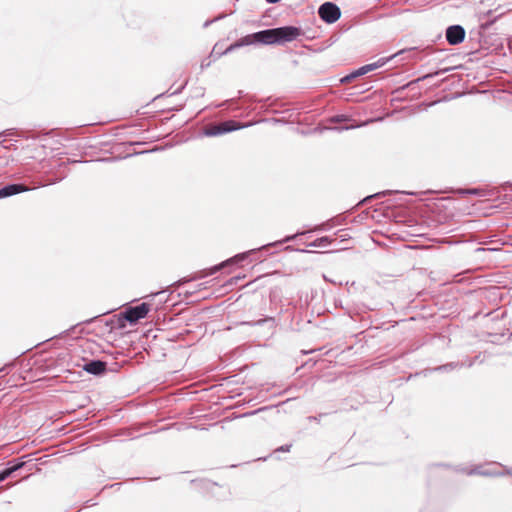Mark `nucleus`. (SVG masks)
I'll return each mask as SVG.
<instances>
[{"label": "nucleus", "instance_id": "f03ea898", "mask_svg": "<svg viewBox=\"0 0 512 512\" xmlns=\"http://www.w3.org/2000/svg\"><path fill=\"white\" fill-rule=\"evenodd\" d=\"M318 14L323 21L331 24L340 18L341 11L336 4L325 2L319 7Z\"/></svg>", "mask_w": 512, "mask_h": 512}, {"label": "nucleus", "instance_id": "39448f33", "mask_svg": "<svg viewBox=\"0 0 512 512\" xmlns=\"http://www.w3.org/2000/svg\"><path fill=\"white\" fill-rule=\"evenodd\" d=\"M29 188L23 184H11L0 189V198L9 197L21 192L28 191Z\"/></svg>", "mask_w": 512, "mask_h": 512}, {"label": "nucleus", "instance_id": "423d86ee", "mask_svg": "<svg viewBox=\"0 0 512 512\" xmlns=\"http://www.w3.org/2000/svg\"><path fill=\"white\" fill-rule=\"evenodd\" d=\"M83 369L90 374L100 375L106 370V362L100 360L90 361L84 365Z\"/></svg>", "mask_w": 512, "mask_h": 512}, {"label": "nucleus", "instance_id": "f257e3e1", "mask_svg": "<svg viewBox=\"0 0 512 512\" xmlns=\"http://www.w3.org/2000/svg\"><path fill=\"white\" fill-rule=\"evenodd\" d=\"M299 35L300 29L293 26H285L280 28L263 30L251 35H247L241 38L239 41L231 44L225 50V53H229L241 46L251 45L254 42H261L264 44L290 42L296 39Z\"/></svg>", "mask_w": 512, "mask_h": 512}, {"label": "nucleus", "instance_id": "9b49d317", "mask_svg": "<svg viewBox=\"0 0 512 512\" xmlns=\"http://www.w3.org/2000/svg\"><path fill=\"white\" fill-rule=\"evenodd\" d=\"M268 3L274 4L279 2L280 0H266Z\"/></svg>", "mask_w": 512, "mask_h": 512}, {"label": "nucleus", "instance_id": "20e7f679", "mask_svg": "<svg viewBox=\"0 0 512 512\" xmlns=\"http://www.w3.org/2000/svg\"><path fill=\"white\" fill-rule=\"evenodd\" d=\"M464 37L465 30L461 26H450L446 31V39L451 45L461 43L464 40Z\"/></svg>", "mask_w": 512, "mask_h": 512}, {"label": "nucleus", "instance_id": "6e6552de", "mask_svg": "<svg viewBox=\"0 0 512 512\" xmlns=\"http://www.w3.org/2000/svg\"><path fill=\"white\" fill-rule=\"evenodd\" d=\"M24 465V463H18L12 467H9L5 470H3L2 472H0V482L4 481L5 479H7L9 476L12 475V473H14L15 471L19 470L20 468H22Z\"/></svg>", "mask_w": 512, "mask_h": 512}, {"label": "nucleus", "instance_id": "1a4fd4ad", "mask_svg": "<svg viewBox=\"0 0 512 512\" xmlns=\"http://www.w3.org/2000/svg\"><path fill=\"white\" fill-rule=\"evenodd\" d=\"M238 128H239V126L234 121H226V122L221 123L222 134L226 133V132H230V131L236 130Z\"/></svg>", "mask_w": 512, "mask_h": 512}, {"label": "nucleus", "instance_id": "f8f14e48", "mask_svg": "<svg viewBox=\"0 0 512 512\" xmlns=\"http://www.w3.org/2000/svg\"><path fill=\"white\" fill-rule=\"evenodd\" d=\"M319 241H321V242L327 241V238H321Z\"/></svg>", "mask_w": 512, "mask_h": 512}, {"label": "nucleus", "instance_id": "7ed1b4c3", "mask_svg": "<svg viewBox=\"0 0 512 512\" xmlns=\"http://www.w3.org/2000/svg\"><path fill=\"white\" fill-rule=\"evenodd\" d=\"M150 311V305L141 303L138 306L129 307L123 312V317L130 323H136L138 320L147 316Z\"/></svg>", "mask_w": 512, "mask_h": 512}, {"label": "nucleus", "instance_id": "9d476101", "mask_svg": "<svg viewBox=\"0 0 512 512\" xmlns=\"http://www.w3.org/2000/svg\"><path fill=\"white\" fill-rule=\"evenodd\" d=\"M220 134H222L221 123L212 125L206 129V135H208V136H216V135H220Z\"/></svg>", "mask_w": 512, "mask_h": 512}, {"label": "nucleus", "instance_id": "0eeeda50", "mask_svg": "<svg viewBox=\"0 0 512 512\" xmlns=\"http://www.w3.org/2000/svg\"><path fill=\"white\" fill-rule=\"evenodd\" d=\"M377 67H378L377 64L365 65V66L359 68L356 72L352 73L350 76L346 77L345 80H348L350 78H355L360 75H364V74L376 69Z\"/></svg>", "mask_w": 512, "mask_h": 512}]
</instances>
